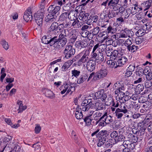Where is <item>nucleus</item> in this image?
I'll return each mask as SVG.
<instances>
[{
	"label": "nucleus",
	"instance_id": "f257e3e1",
	"mask_svg": "<svg viewBox=\"0 0 152 152\" xmlns=\"http://www.w3.org/2000/svg\"><path fill=\"white\" fill-rule=\"evenodd\" d=\"M66 38L64 37L57 35L55 36L53 48L55 50H59L66 45L67 42Z\"/></svg>",
	"mask_w": 152,
	"mask_h": 152
},
{
	"label": "nucleus",
	"instance_id": "f03ea898",
	"mask_svg": "<svg viewBox=\"0 0 152 152\" xmlns=\"http://www.w3.org/2000/svg\"><path fill=\"white\" fill-rule=\"evenodd\" d=\"M119 0H110L108 3V5L109 7L114 11H118V12L121 13L123 12V8L124 7L126 8V6H123L121 7V5L118 4Z\"/></svg>",
	"mask_w": 152,
	"mask_h": 152
},
{
	"label": "nucleus",
	"instance_id": "7ed1b4c3",
	"mask_svg": "<svg viewBox=\"0 0 152 152\" xmlns=\"http://www.w3.org/2000/svg\"><path fill=\"white\" fill-rule=\"evenodd\" d=\"M90 52L88 50H83L77 56V58H81L78 61V66H80L83 63H85L89 60V56Z\"/></svg>",
	"mask_w": 152,
	"mask_h": 152
},
{
	"label": "nucleus",
	"instance_id": "20e7f679",
	"mask_svg": "<svg viewBox=\"0 0 152 152\" xmlns=\"http://www.w3.org/2000/svg\"><path fill=\"white\" fill-rule=\"evenodd\" d=\"M107 131H103L99 132L96 135V137L98 138V142L97 143V146L98 147H101L106 142V140H108L109 137L108 134L107 133Z\"/></svg>",
	"mask_w": 152,
	"mask_h": 152
},
{
	"label": "nucleus",
	"instance_id": "39448f33",
	"mask_svg": "<svg viewBox=\"0 0 152 152\" xmlns=\"http://www.w3.org/2000/svg\"><path fill=\"white\" fill-rule=\"evenodd\" d=\"M55 36L47 32V34L43 36L42 38V43L46 45L49 44L50 46L53 47Z\"/></svg>",
	"mask_w": 152,
	"mask_h": 152
},
{
	"label": "nucleus",
	"instance_id": "423d86ee",
	"mask_svg": "<svg viewBox=\"0 0 152 152\" xmlns=\"http://www.w3.org/2000/svg\"><path fill=\"white\" fill-rule=\"evenodd\" d=\"M61 94H63L66 91V94H69L70 91H71L70 94H71L72 92L75 90V84L69 83H66V84H64L61 88Z\"/></svg>",
	"mask_w": 152,
	"mask_h": 152
},
{
	"label": "nucleus",
	"instance_id": "0eeeda50",
	"mask_svg": "<svg viewBox=\"0 0 152 152\" xmlns=\"http://www.w3.org/2000/svg\"><path fill=\"white\" fill-rule=\"evenodd\" d=\"M75 52V49L72 46L69 45H67L64 50L63 53L65 57L68 59L73 56Z\"/></svg>",
	"mask_w": 152,
	"mask_h": 152
},
{
	"label": "nucleus",
	"instance_id": "6e6552de",
	"mask_svg": "<svg viewBox=\"0 0 152 152\" xmlns=\"http://www.w3.org/2000/svg\"><path fill=\"white\" fill-rule=\"evenodd\" d=\"M108 72L106 69L104 68H102L95 73L94 77H93V79L94 80H97L103 78L106 76Z\"/></svg>",
	"mask_w": 152,
	"mask_h": 152
},
{
	"label": "nucleus",
	"instance_id": "1a4fd4ad",
	"mask_svg": "<svg viewBox=\"0 0 152 152\" xmlns=\"http://www.w3.org/2000/svg\"><path fill=\"white\" fill-rule=\"evenodd\" d=\"M91 57L95 59L94 61L99 63L102 62L104 60L103 53L99 52L95 53L94 54H91Z\"/></svg>",
	"mask_w": 152,
	"mask_h": 152
},
{
	"label": "nucleus",
	"instance_id": "9d476101",
	"mask_svg": "<svg viewBox=\"0 0 152 152\" xmlns=\"http://www.w3.org/2000/svg\"><path fill=\"white\" fill-rule=\"evenodd\" d=\"M70 14V12L68 11L62 13L59 16L58 21L60 23L64 24L66 23L67 18H69Z\"/></svg>",
	"mask_w": 152,
	"mask_h": 152
},
{
	"label": "nucleus",
	"instance_id": "9b49d317",
	"mask_svg": "<svg viewBox=\"0 0 152 152\" xmlns=\"http://www.w3.org/2000/svg\"><path fill=\"white\" fill-rule=\"evenodd\" d=\"M86 63V67L87 70L90 72L93 71L96 67L95 61L91 59L89 60Z\"/></svg>",
	"mask_w": 152,
	"mask_h": 152
},
{
	"label": "nucleus",
	"instance_id": "f8f14e48",
	"mask_svg": "<svg viewBox=\"0 0 152 152\" xmlns=\"http://www.w3.org/2000/svg\"><path fill=\"white\" fill-rule=\"evenodd\" d=\"M43 15L38 13L35 15V20L37 25L41 27L43 22Z\"/></svg>",
	"mask_w": 152,
	"mask_h": 152
},
{
	"label": "nucleus",
	"instance_id": "ddd939ff",
	"mask_svg": "<svg viewBox=\"0 0 152 152\" xmlns=\"http://www.w3.org/2000/svg\"><path fill=\"white\" fill-rule=\"evenodd\" d=\"M61 7L60 6L53 7V5L50 6L48 9L49 13H51L53 15H56L60 10Z\"/></svg>",
	"mask_w": 152,
	"mask_h": 152
},
{
	"label": "nucleus",
	"instance_id": "4468645a",
	"mask_svg": "<svg viewBox=\"0 0 152 152\" xmlns=\"http://www.w3.org/2000/svg\"><path fill=\"white\" fill-rule=\"evenodd\" d=\"M102 118H103L106 125L112 123L113 121V117L110 115L107 114V113H105L102 117Z\"/></svg>",
	"mask_w": 152,
	"mask_h": 152
},
{
	"label": "nucleus",
	"instance_id": "2eb2a0df",
	"mask_svg": "<svg viewBox=\"0 0 152 152\" xmlns=\"http://www.w3.org/2000/svg\"><path fill=\"white\" fill-rule=\"evenodd\" d=\"M94 113V111H91L90 115L86 116L83 119L84 121L87 126H90L91 124L92 121L93 120L91 116Z\"/></svg>",
	"mask_w": 152,
	"mask_h": 152
},
{
	"label": "nucleus",
	"instance_id": "dca6fc26",
	"mask_svg": "<svg viewBox=\"0 0 152 152\" xmlns=\"http://www.w3.org/2000/svg\"><path fill=\"white\" fill-rule=\"evenodd\" d=\"M57 17L56 15L49 13L45 18V21L47 22L50 23L56 21Z\"/></svg>",
	"mask_w": 152,
	"mask_h": 152
},
{
	"label": "nucleus",
	"instance_id": "f3484780",
	"mask_svg": "<svg viewBox=\"0 0 152 152\" xmlns=\"http://www.w3.org/2000/svg\"><path fill=\"white\" fill-rule=\"evenodd\" d=\"M113 87L115 89H118L123 91L125 89L122 80L117 81L114 84Z\"/></svg>",
	"mask_w": 152,
	"mask_h": 152
},
{
	"label": "nucleus",
	"instance_id": "a211bd4d",
	"mask_svg": "<svg viewBox=\"0 0 152 152\" xmlns=\"http://www.w3.org/2000/svg\"><path fill=\"white\" fill-rule=\"evenodd\" d=\"M87 45L82 40L77 41L75 43V48L79 50H81L86 47Z\"/></svg>",
	"mask_w": 152,
	"mask_h": 152
},
{
	"label": "nucleus",
	"instance_id": "6ab92c4d",
	"mask_svg": "<svg viewBox=\"0 0 152 152\" xmlns=\"http://www.w3.org/2000/svg\"><path fill=\"white\" fill-rule=\"evenodd\" d=\"M139 127L140 126L139 131H137V133L138 135L139 136H142L143 135L145 134V131L146 128V126L145 125L143 124L142 123L140 122L138 124Z\"/></svg>",
	"mask_w": 152,
	"mask_h": 152
},
{
	"label": "nucleus",
	"instance_id": "aec40b11",
	"mask_svg": "<svg viewBox=\"0 0 152 152\" xmlns=\"http://www.w3.org/2000/svg\"><path fill=\"white\" fill-rule=\"evenodd\" d=\"M89 16L88 13H86L85 11H82L79 13V18L80 20H82L83 21H86L87 20H89V19H88Z\"/></svg>",
	"mask_w": 152,
	"mask_h": 152
},
{
	"label": "nucleus",
	"instance_id": "412c9836",
	"mask_svg": "<svg viewBox=\"0 0 152 152\" xmlns=\"http://www.w3.org/2000/svg\"><path fill=\"white\" fill-rule=\"evenodd\" d=\"M99 31V27L98 26L94 27L93 29L90 31V38L91 39L94 36L97 35Z\"/></svg>",
	"mask_w": 152,
	"mask_h": 152
},
{
	"label": "nucleus",
	"instance_id": "4be33fe9",
	"mask_svg": "<svg viewBox=\"0 0 152 152\" xmlns=\"http://www.w3.org/2000/svg\"><path fill=\"white\" fill-rule=\"evenodd\" d=\"M124 132L122 130H120L118 132V134L115 141V143H117L120 141H124L125 139V137L124 135Z\"/></svg>",
	"mask_w": 152,
	"mask_h": 152
},
{
	"label": "nucleus",
	"instance_id": "5701e85b",
	"mask_svg": "<svg viewBox=\"0 0 152 152\" xmlns=\"http://www.w3.org/2000/svg\"><path fill=\"white\" fill-rule=\"evenodd\" d=\"M117 63L118 64V65L119 66L124 64L127 61L126 58L123 56L120 57L119 56V57L117 58Z\"/></svg>",
	"mask_w": 152,
	"mask_h": 152
},
{
	"label": "nucleus",
	"instance_id": "b1692460",
	"mask_svg": "<svg viewBox=\"0 0 152 152\" xmlns=\"http://www.w3.org/2000/svg\"><path fill=\"white\" fill-rule=\"evenodd\" d=\"M58 27V23L56 22H54L51 24L49 28V30L47 32H48V33L53 34L54 31L57 30Z\"/></svg>",
	"mask_w": 152,
	"mask_h": 152
},
{
	"label": "nucleus",
	"instance_id": "393cba45",
	"mask_svg": "<svg viewBox=\"0 0 152 152\" xmlns=\"http://www.w3.org/2000/svg\"><path fill=\"white\" fill-rule=\"evenodd\" d=\"M104 107L105 105L100 101L96 102L95 104L94 108L96 111L102 110Z\"/></svg>",
	"mask_w": 152,
	"mask_h": 152
},
{
	"label": "nucleus",
	"instance_id": "a878e982",
	"mask_svg": "<svg viewBox=\"0 0 152 152\" xmlns=\"http://www.w3.org/2000/svg\"><path fill=\"white\" fill-rule=\"evenodd\" d=\"M128 139L133 143H136L138 140V137L136 134H129L128 136Z\"/></svg>",
	"mask_w": 152,
	"mask_h": 152
},
{
	"label": "nucleus",
	"instance_id": "bb28decb",
	"mask_svg": "<svg viewBox=\"0 0 152 152\" xmlns=\"http://www.w3.org/2000/svg\"><path fill=\"white\" fill-rule=\"evenodd\" d=\"M103 90L101 89L94 94L91 93V94L90 95V97H92L94 99H100L101 96L102 94Z\"/></svg>",
	"mask_w": 152,
	"mask_h": 152
},
{
	"label": "nucleus",
	"instance_id": "cd10ccee",
	"mask_svg": "<svg viewBox=\"0 0 152 152\" xmlns=\"http://www.w3.org/2000/svg\"><path fill=\"white\" fill-rule=\"evenodd\" d=\"M17 104L19 105V108L18 110V113L22 112L27 108V106L26 105L23 106L22 101H18Z\"/></svg>",
	"mask_w": 152,
	"mask_h": 152
},
{
	"label": "nucleus",
	"instance_id": "c85d7f7f",
	"mask_svg": "<svg viewBox=\"0 0 152 152\" xmlns=\"http://www.w3.org/2000/svg\"><path fill=\"white\" fill-rule=\"evenodd\" d=\"M73 62L72 60H71V61H68L65 63L61 68V71H66V70L69 67Z\"/></svg>",
	"mask_w": 152,
	"mask_h": 152
},
{
	"label": "nucleus",
	"instance_id": "c756f323",
	"mask_svg": "<svg viewBox=\"0 0 152 152\" xmlns=\"http://www.w3.org/2000/svg\"><path fill=\"white\" fill-rule=\"evenodd\" d=\"M76 110L74 111L76 118L78 119H81L83 118V115L81 109H77V108Z\"/></svg>",
	"mask_w": 152,
	"mask_h": 152
},
{
	"label": "nucleus",
	"instance_id": "7c9ffc66",
	"mask_svg": "<svg viewBox=\"0 0 152 152\" xmlns=\"http://www.w3.org/2000/svg\"><path fill=\"white\" fill-rule=\"evenodd\" d=\"M88 76L86 74L84 75L80 76L77 79V84H80L86 81L87 79Z\"/></svg>",
	"mask_w": 152,
	"mask_h": 152
},
{
	"label": "nucleus",
	"instance_id": "2f4dec72",
	"mask_svg": "<svg viewBox=\"0 0 152 152\" xmlns=\"http://www.w3.org/2000/svg\"><path fill=\"white\" fill-rule=\"evenodd\" d=\"M119 52L118 50H113L112 53H111L110 56V59H115L118 58L119 57Z\"/></svg>",
	"mask_w": 152,
	"mask_h": 152
},
{
	"label": "nucleus",
	"instance_id": "473e14b6",
	"mask_svg": "<svg viewBox=\"0 0 152 152\" xmlns=\"http://www.w3.org/2000/svg\"><path fill=\"white\" fill-rule=\"evenodd\" d=\"M110 60H109L107 61V64L110 65V67L112 68H116L118 66H119L118 65L116 62L113 61L112 59H110Z\"/></svg>",
	"mask_w": 152,
	"mask_h": 152
},
{
	"label": "nucleus",
	"instance_id": "72a5a7b5",
	"mask_svg": "<svg viewBox=\"0 0 152 152\" xmlns=\"http://www.w3.org/2000/svg\"><path fill=\"white\" fill-rule=\"evenodd\" d=\"M117 31L116 28L113 25L109 26L107 29V31L108 34L109 33H114Z\"/></svg>",
	"mask_w": 152,
	"mask_h": 152
},
{
	"label": "nucleus",
	"instance_id": "f704fd0d",
	"mask_svg": "<svg viewBox=\"0 0 152 152\" xmlns=\"http://www.w3.org/2000/svg\"><path fill=\"white\" fill-rule=\"evenodd\" d=\"M120 108H117L115 110V113H119L120 112H123L124 113H127L128 112L127 109H126V107L125 106H124L123 107H122V106H119Z\"/></svg>",
	"mask_w": 152,
	"mask_h": 152
},
{
	"label": "nucleus",
	"instance_id": "c9c22d12",
	"mask_svg": "<svg viewBox=\"0 0 152 152\" xmlns=\"http://www.w3.org/2000/svg\"><path fill=\"white\" fill-rule=\"evenodd\" d=\"M24 20L27 22L30 20L31 21L32 19V16L31 14H28L27 12H25L23 16Z\"/></svg>",
	"mask_w": 152,
	"mask_h": 152
},
{
	"label": "nucleus",
	"instance_id": "e433bc0d",
	"mask_svg": "<svg viewBox=\"0 0 152 152\" xmlns=\"http://www.w3.org/2000/svg\"><path fill=\"white\" fill-rule=\"evenodd\" d=\"M151 3H152V0H148L145 2V4H143L144 7V11H145L148 9L151 6Z\"/></svg>",
	"mask_w": 152,
	"mask_h": 152
},
{
	"label": "nucleus",
	"instance_id": "4c0bfd02",
	"mask_svg": "<svg viewBox=\"0 0 152 152\" xmlns=\"http://www.w3.org/2000/svg\"><path fill=\"white\" fill-rule=\"evenodd\" d=\"M45 94L46 96L50 98L54 97V94L50 90H46L45 92Z\"/></svg>",
	"mask_w": 152,
	"mask_h": 152
},
{
	"label": "nucleus",
	"instance_id": "58836bf2",
	"mask_svg": "<svg viewBox=\"0 0 152 152\" xmlns=\"http://www.w3.org/2000/svg\"><path fill=\"white\" fill-rule=\"evenodd\" d=\"M69 31L68 29L64 30L60 34L59 36L61 37H64L66 38L69 36Z\"/></svg>",
	"mask_w": 152,
	"mask_h": 152
},
{
	"label": "nucleus",
	"instance_id": "ea45409f",
	"mask_svg": "<svg viewBox=\"0 0 152 152\" xmlns=\"http://www.w3.org/2000/svg\"><path fill=\"white\" fill-rule=\"evenodd\" d=\"M127 49L129 51L133 53L138 49V47L137 46H135L134 45H131L129 47H128V48Z\"/></svg>",
	"mask_w": 152,
	"mask_h": 152
},
{
	"label": "nucleus",
	"instance_id": "a19ab883",
	"mask_svg": "<svg viewBox=\"0 0 152 152\" xmlns=\"http://www.w3.org/2000/svg\"><path fill=\"white\" fill-rule=\"evenodd\" d=\"M1 44L3 47L6 50H7L9 48V45L8 42L4 39H2L1 41Z\"/></svg>",
	"mask_w": 152,
	"mask_h": 152
},
{
	"label": "nucleus",
	"instance_id": "79ce46f5",
	"mask_svg": "<svg viewBox=\"0 0 152 152\" xmlns=\"http://www.w3.org/2000/svg\"><path fill=\"white\" fill-rule=\"evenodd\" d=\"M144 70L142 69V68H140L138 71H136V75H134V76L140 77L142 76L144 73Z\"/></svg>",
	"mask_w": 152,
	"mask_h": 152
},
{
	"label": "nucleus",
	"instance_id": "37998d69",
	"mask_svg": "<svg viewBox=\"0 0 152 152\" xmlns=\"http://www.w3.org/2000/svg\"><path fill=\"white\" fill-rule=\"evenodd\" d=\"M124 12L125 14L124 18L126 19L129 17L131 14H132L131 9H127L126 10H124L123 12Z\"/></svg>",
	"mask_w": 152,
	"mask_h": 152
},
{
	"label": "nucleus",
	"instance_id": "c03bdc74",
	"mask_svg": "<svg viewBox=\"0 0 152 152\" xmlns=\"http://www.w3.org/2000/svg\"><path fill=\"white\" fill-rule=\"evenodd\" d=\"M102 113L97 111L95 112L93 115V117L95 120H98L99 117L102 116Z\"/></svg>",
	"mask_w": 152,
	"mask_h": 152
},
{
	"label": "nucleus",
	"instance_id": "a18cd8bd",
	"mask_svg": "<svg viewBox=\"0 0 152 152\" xmlns=\"http://www.w3.org/2000/svg\"><path fill=\"white\" fill-rule=\"evenodd\" d=\"M82 106V110L84 111H87L89 110L90 109H92L93 107V106L88 104L84 105H83Z\"/></svg>",
	"mask_w": 152,
	"mask_h": 152
},
{
	"label": "nucleus",
	"instance_id": "49530a36",
	"mask_svg": "<svg viewBox=\"0 0 152 152\" xmlns=\"http://www.w3.org/2000/svg\"><path fill=\"white\" fill-rule=\"evenodd\" d=\"M138 5L137 4L134 5V6L132 7L131 11H132V14L134 15L138 12Z\"/></svg>",
	"mask_w": 152,
	"mask_h": 152
},
{
	"label": "nucleus",
	"instance_id": "de8ad7c7",
	"mask_svg": "<svg viewBox=\"0 0 152 152\" xmlns=\"http://www.w3.org/2000/svg\"><path fill=\"white\" fill-rule=\"evenodd\" d=\"M145 39L144 38H143L142 37H138L136 38L135 42L137 44H140L145 41Z\"/></svg>",
	"mask_w": 152,
	"mask_h": 152
},
{
	"label": "nucleus",
	"instance_id": "09e8293b",
	"mask_svg": "<svg viewBox=\"0 0 152 152\" xmlns=\"http://www.w3.org/2000/svg\"><path fill=\"white\" fill-rule=\"evenodd\" d=\"M113 18V15L112 14V13L109 12L108 14V16L107 15H105L104 16V20L105 22L107 23L109 22V19H110L112 18Z\"/></svg>",
	"mask_w": 152,
	"mask_h": 152
},
{
	"label": "nucleus",
	"instance_id": "8fccbe9b",
	"mask_svg": "<svg viewBox=\"0 0 152 152\" xmlns=\"http://www.w3.org/2000/svg\"><path fill=\"white\" fill-rule=\"evenodd\" d=\"M145 72H148L147 74L146 75V79L152 80V72H149L148 70H147V68H145L144 70Z\"/></svg>",
	"mask_w": 152,
	"mask_h": 152
},
{
	"label": "nucleus",
	"instance_id": "3c124183",
	"mask_svg": "<svg viewBox=\"0 0 152 152\" xmlns=\"http://www.w3.org/2000/svg\"><path fill=\"white\" fill-rule=\"evenodd\" d=\"M99 43H97L96 45L94 47L93 49L92 54H94L95 53L99 52Z\"/></svg>",
	"mask_w": 152,
	"mask_h": 152
},
{
	"label": "nucleus",
	"instance_id": "603ef678",
	"mask_svg": "<svg viewBox=\"0 0 152 152\" xmlns=\"http://www.w3.org/2000/svg\"><path fill=\"white\" fill-rule=\"evenodd\" d=\"M47 4V0H42L41 2L39 4V8L41 9H44Z\"/></svg>",
	"mask_w": 152,
	"mask_h": 152
},
{
	"label": "nucleus",
	"instance_id": "864d4df0",
	"mask_svg": "<svg viewBox=\"0 0 152 152\" xmlns=\"http://www.w3.org/2000/svg\"><path fill=\"white\" fill-rule=\"evenodd\" d=\"M145 86L146 88L150 87L152 86V82L151 80L146 79L145 82Z\"/></svg>",
	"mask_w": 152,
	"mask_h": 152
},
{
	"label": "nucleus",
	"instance_id": "5fc2aeb1",
	"mask_svg": "<svg viewBox=\"0 0 152 152\" xmlns=\"http://www.w3.org/2000/svg\"><path fill=\"white\" fill-rule=\"evenodd\" d=\"M124 32L126 35L127 37H130L132 36L134 34L133 32L130 30L126 29L124 31Z\"/></svg>",
	"mask_w": 152,
	"mask_h": 152
},
{
	"label": "nucleus",
	"instance_id": "6e6d98bb",
	"mask_svg": "<svg viewBox=\"0 0 152 152\" xmlns=\"http://www.w3.org/2000/svg\"><path fill=\"white\" fill-rule=\"evenodd\" d=\"M72 26L75 28H78L81 26L80 24L79 21L77 19L75 20L73 22Z\"/></svg>",
	"mask_w": 152,
	"mask_h": 152
},
{
	"label": "nucleus",
	"instance_id": "4d7b16f0",
	"mask_svg": "<svg viewBox=\"0 0 152 152\" xmlns=\"http://www.w3.org/2000/svg\"><path fill=\"white\" fill-rule=\"evenodd\" d=\"M80 73V71H78L75 69L72 71V76H74L76 78L79 75Z\"/></svg>",
	"mask_w": 152,
	"mask_h": 152
},
{
	"label": "nucleus",
	"instance_id": "13d9d810",
	"mask_svg": "<svg viewBox=\"0 0 152 152\" xmlns=\"http://www.w3.org/2000/svg\"><path fill=\"white\" fill-rule=\"evenodd\" d=\"M107 45H106L103 44H99V51L100 53H102V52L104 50L107 48Z\"/></svg>",
	"mask_w": 152,
	"mask_h": 152
},
{
	"label": "nucleus",
	"instance_id": "bf43d9fd",
	"mask_svg": "<svg viewBox=\"0 0 152 152\" xmlns=\"http://www.w3.org/2000/svg\"><path fill=\"white\" fill-rule=\"evenodd\" d=\"M136 34L138 37H142V36L144 34V30L143 29H139Z\"/></svg>",
	"mask_w": 152,
	"mask_h": 152
},
{
	"label": "nucleus",
	"instance_id": "052dcab7",
	"mask_svg": "<svg viewBox=\"0 0 152 152\" xmlns=\"http://www.w3.org/2000/svg\"><path fill=\"white\" fill-rule=\"evenodd\" d=\"M133 77V80H134V84H137L141 82L142 81V77H139L137 79V77L136 76H134Z\"/></svg>",
	"mask_w": 152,
	"mask_h": 152
},
{
	"label": "nucleus",
	"instance_id": "680f3d73",
	"mask_svg": "<svg viewBox=\"0 0 152 152\" xmlns=\"http://www.w3.org/2000/svg\"><path fill=\"white\" fill-rule=\"evenodd\" d=\"M118 133L116 131H114L112 132L110 134V136L112 138L114 139V140L115 141V139L117 138V136H118Z\"/></svg>",
	"mask_w": 152,
	"mask_h": 152
},
{
	"label": "nucleus",
	"instance_id": "e2e57ef3",
	"mask_svg": "<svg viewBox=\"0 0 152 152\" xmlns=\"http://www.w3.org/2000/svg\"><path fill=\"white\" fill-rule=\"evenodd\" d=\"M124 20L123 18L120 17L117 18L116 19V23L118 26H121V24L124 23Z\"/></svg>",
	"mask_w": 152,
	"mask_h": 152
},
{
	"label": "nucleus",
	"instance_id": "0e129e2a",
	"mask_svg": "<svg viewBox=\"0 0 152 152\" xmlns=\"http://www.w3.org/2000/svg\"><path fill=\"white\" fill-rule=\"evenodd\" d=\"M132 42L131 40L129 39H127L126 40H125V42L124 43V45L127 47V48L128 47H129L132 44Z\"/></svg>",
	"mask_w": 152,
	"mask_h": 152
},
{
	"label": "nucleus",
	"instance_id": "69168bd1",
	"mask_svg": "<svg viewBox=\"0 0 152 152\" xmlns=\"http://www.w3.org/2000/svg\"><path fill=\"white\" fill-rule=\"evenodd\" d=\"M107 32L106 31H103L100 33L99 34V36L101 37H103L104 39H106L108 37L107 34Z\"/></svg>",
	"mask_w": 152,
	"mask_h": 152
},
{
	"label": "nucleus",
	"instance_id": "338daca9",
	"mask_svg": "<svg viewBox=\"0 0 152 152\" xmlns=\"http://www.w3.org/2000/svg\"><path fill=\"white\" fill-rule=\"evenodd\" d=\"M72 135L73 137V138L74 139L75 141V142L77 143L78 142L77 140L78 138L76 133L74 131H72Z\"/></svg>",
	"mask_w": 152,
	"mask_h": 152
},
{
	"label": "nucleus",
	"instance_id": "774afa93",
	"mask_svg": "<svg viewBox=\"0 0 152 152\" xmlns=\"http://www.w3.org/2000/svg\"><path fill=\"white\" fill-rule=\"evenodd\" d=\"M34 129L35 132L36 134L39 133L40 131L41 130V127L39 125L36 124Z\"/></svg>",
	"mask_w": 152,
	"mask_h": 152
}]
</instances>
